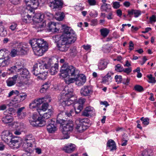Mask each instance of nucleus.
<instances>
[{
    "label": "nucleus",
    "instance_id": "obj_21",
    "mask_svg": "<svg viewBox=\"0 0 156 156\" xmlns=\"http://www.w3.org/2000/svg\"><path fill=\"white\" fill-rule=\"evenodd\" d=\"M76 76V84L79 86L83 85L86 81V77L85 76Z\"/></svg>",
    "mask_w": 156,
    "mask_h": 156
},
{
    "label": "nucleus",
    "instance_id": "obj_55",
    "mask_svg": "<svg viewBox=\"0 0 156 156\" xmlns=\"http://www.w3.org/2000/svg\"><path fill=\"white\" fill-rule=\"evenodd\" d=\"M83 109V106L82 105L77 106L76 109H75V111L76 113H79Z\"/></svg>",
    "mask_w": 156,
    "mask_h": 156
},
{
    "label": "nucleus",
    "instance_id": "obj_59",
    "mask_svg": "<svg viewBox=\"0 0 156 156\" xmlns=\"http://www.w3.org/2000/svg\"><path fill=\"white\" fill-rule=\"evenodd\" d=\"M24 109V107H22L21 108H19L18 109V110L17 112V115L19 116H20L21 114V112H22V111Z\"/></svg>",
    "mask_w": 156,
    "mask_h": 156
},
{
    "label": "nucleus",
    "instance_id": "obj_16",
    "mask_svg": "<svg viewBox=\"0 0 156 156\" xmlns=\"http://www.w3.org/2000/svg\"><path fill=\"white\" fill-rule=\"evenodd\" d=\"M43 70L41 63H36L34 66L32 72L34 75L37 76L42 72Z\"/></svg>",
    "mask_w": 156,
    "mask_h": 156
},
{
    "label": "nucleus",
    "instance_id": "obj_10",
    "mask_svg": "<svg viewBox=\"0 0 156 156\" xmlns=\"http://www.w3.org/2000/svg\"><path fill=\"white\" fill-rule=\"evenodd\" d=\"M7 52H8V51L5 50L4 52H1L0 53V55H2L3 57L0 58V67L5 66L9 63V57L8 54H6Z\"/></svg>",
    "mask_w": 156,
    "mask_h": 156
},
{
    "label": "nucleus",
    "instance_id": "obj_57",
    "mask_svg": "<svg viewBox=\"0 0 156 156\" xmlns=\"http://www.w3.org/2000/svg\"><path fill=\"white\" fill-rule=\"evenodd\" d=\"M123 71L124 73H126L128 74L130 73L132 71V69L131 67H129L126 68L125 69L123 68Z\"/></svg>",
    "mask_w": 156,
    "mask_h": 156
},
{
    "label": "nucleus",
    "instance_id": "obj_62",
    "mask_svg": "<svg viewBox=\"0 0 156 156\" xmlns=\"http://www.w3.org/2000/svg\"><path fill=\"white\" fill-rule=\"evenodd\" d=\"M20 0H9L10 2L14 5H17L19 2Z\"/></svg>",
    "mask_w": 156,
    "mask_h": 156
},
{
    "label": "nucleus",
    "instance_id": "obj_36",
    "mask_svg": "<svg viewBox=\"0 0 156 156\" xmlns=\"http://www.w3.org/2000/svg\"><path fill=\"white\" fill-rule=\"evenodd\" d=\"M101 35L104 37H106L108 34L109 30L106 28H103L100 30Z\"/></svg>",
    "mask_w": 156,
    "mask_h": 156
},
{
    "label": "nucleus",
    "instance_id": "obj_49",
    "mask_svg": "<svg viewBox=\"0 0 156 156\" xmlns=\"http://www.w3.org/2000/svg\"><path fill=\"white\" fill-rule=\"evenodd\" d=\"M19 96L22 101H23L27 98V95L25 93H20Z\"/></svg>",
    "mask_w": 156,
    "mask_h": 156
},
{
    "label": "nucleus",
    "instance_id": "obj_48",
    "mask_svg": "<svg viewBox=\"0 0 156 156\" xmlns=\"http://www.w3.org/2000/svg\"><path fill=\"white\" fill-rule=\"evenodd\" d=\"M115 79L118 84L120 83L122 80V76L120 75H116L115 76Z\"/></svg>",
    "mask_w": 156,
    "mask_h": 156
},
{
    "label": "nucleus",
    "instance_id": "obj_58",
    "mask_svg": "<svg viewBox=\"0 0 156 156\" xmlns=\"http://www.w3.org/2000/svg\"><path fill=\"white\" fill-rule=\"evenodd\" d=\"M150 21L151 23L155 22L156 21V16L153 15L150 18Z\"/></svg>",
    "mask_w": 156,
    "mask_h": 156
},
{
    "label": "nucleus",
    "instance_id": "obj_15",
    "mask_svg": "<svg viewBox=\"0 0 156 156\" xmlns=\"http://www.w3.org/2000/svg\"><path fill=\"white\" fill-rule=\"evenodd\" d=\"M46 98H39L37 100H35L31 103L30 104L29 106L31 108H37V109L41 107V105H42L43 101V100L45 99Z\"/></svg>",
    "mask_w": 156,
    "mask_h": 156
},
{
    "label": "nucleus",
    "instance_id": "obj_35",
    "mask_svg": "<svg viewBox=\"0 0 156 156\" xmlns=\"http://www.w3.org/2000/svg\"><path fill=\"white\" fill-rule=\"evenodd\" d=\"M10 54L11 56L12 57L20 55L17 48L16 49H12Z\"/></svg>",
    "mask_w": 156,
    "mask_h": 156
},
{
    "label": "nucleus",
    "instance_id": "obj_19",
    "mask_svg": "<svg viewBox=\"0 0 156 156\" xmlns=\"http://www.w3.org/2000/svg\"><path fill=\"white\" fill-rule=\"evenodd\" d=\"M42 121L41 122L40 120H39V117L37 120H30V124L34 126L42 127L45 126V122Z\"/></svg>",
    "mask_w": 156,
    "mask_h": 156
},
{
    "label": "nucleus",
    "instance_id": "obj_30",
    "mask_svg": "<svg viewBox=\"0 0 156 156\" xmlns=\"http://www.w3.org/2000/svg\"><path fill=\"white\" fill-rule=\"evenodd\" d=\"M49 72L52 75H55L58 71V65L57 63H55L54 66H52L50 69Z\"/></svg>",
    "mask_w": 156,
    "mask_h": 156
},
{
    "label": "nucleus",
    "instance_id": "obj_24",
    "mask_svg": "<svg viewBox=\"0 0 156 156\" xmlns=\"http://www.w3.org/2000/svg\"><path fill=\"white\" fill-rule=\"evenodd\" d=\"M141 14V11L139 10L132 9L128 11L127 16L131 17L133 15H134L135 17H137Z\"/></svg>",
    "mask_w": 156,
    "mask_h": 156
},
{
    "label": "nucleus",
    "instance_id": "obj_31",
    "mask_svg": "<svg viewBox=\"0 0 156 156\" xmlns=\"http://www.w3.org/2000/svg\"><path fill=\"white\" fill-rule=\"evenodd\" d=\"M92 108L90 107H88L83 112L82 115L88 117L92 114Z\"/></svg>",
    "mask_w": 156,
    "mask_h": 156
},
{
    "label": "nucleus",
    "instance_id": "obj_2",
    "mask_svg": "<svg viewBox=\"0 0 156 156\" xmlns=\"http://www.w3.org/2000/svg\"><path fill=\"white\" fill-rule=\"evenodd\" d=\"M1 139L12 149H17L21 146L20 139L17 137H13L12 133L9 130H5L2 133Z\"/></svg>",
    "mask_w": 156,
    "mask_h": 156
},
{
    "label": "nucleus",
    "instance_id": "obj_23",
    "mask_svg": "<svg viewBox=\"0 0 156 156\" xmlns=\"http://www.w3.org/2000/svg\"><path fill=\"white\" fill-rule=\"evenodd\" d=\"M75 149V145L72 144L64 147L63 148V150L66 153H71Z\"/></svg>",
    "mask_w": 156,
    "mask_h": 156
},
{
    "label": "nucleus",
    "instance_id": "obj_45",
    "mask_svg": "<svg viewBox=\"0 0 156 156\" xmlns=\"http://www.w3.org/2000/svg\"><path fill=\"white\" fill-rule=\"evenodd\" d=\"M147 77L149 80V82L152 83H155L156 82V81L155 80V78L154 77H153L152 75L150 74L147 75Z\"/></svg>",
    "mask_w": 156,
    "mask_h": 156
},
{
    "label": "nucleus",
    "instance_id": "obj_37",
    "mask_svg": "<svg viewBox=\"0 0 156 156\" xmlns=\"http://www.w3.org/2000/svg\"><path fill=\"white\" fill-rule=\"evenodd\" d=\"M64 16L65 14L63 12L58 13L56 14L55 18L58 20L61 21L63 20Z\"/></svg>",
    "mask_w": 156,
    "mask_h": 156
},
{
    "label": "nucleus",
    "instance_id": "obj_56",
    "mask_svg": "<svg viewBox=\"0 0 156 156\" xmlns=\"http://www.w3.org/2000/svg\"><path fill=\"white\" fill-rule=\"evenodd\" d=\"M149 120L147 118H145L144 119V121L142 122L143 124L145 126L148 125L149 123Z\"/></svg>",
    "mask_w": 156,
    "mask_h": 156
},
{
    "label": "nucleus",
    "instance_id": "obj_12",
    "mask_svg": "<svg viewBox=\"0 0 156 156\" xmlns=\"http://www.w3.org/2000/svg\"><path fill=\"white\" fill-rule=\"evenodd\" d=\"M55 119L48 120L47 129L49 133H53L57 130V128L55 126Z\"/></svg>",
    "mask_w": 156,
    "mask_h": 156
},
{
    "label": "nucleus",
    "instance_id": "obj_47",
    "mask_svg": "<svg viewBox=\"0 0 156 156\" xmlns=\"http://www.w3.org/2000/svg\"><path fill=\"white\" fill-rule=\"evenodd\" d=\"M17 68V72L20 71L21 69H22L23 67V64L19 61L17 62L15 65Z\"/></svg>",
    "mask_w": 156,
    "mask_h": 156
},
{
    "label": "nucleus",
    "instance_id": "obj_9",
    "mask_svg": "<svg viewBox=\"0 0 156 156\" xmlns=\"http://www.w3.org/2000/svg\"><path fill=\"white\" fill-rule=\"evenodd\" d=\"M27 7V9L30 12H34V10L38 7L39 3L37 0H25Z\"/></svg>",
    "mask_w": 156,
    "mask_h": 156
},
{
    "label": "nucleus",
    "instance_id": "obj_7",
    "mask_svg": "<svg viewBox=\"0 0 156 156\" xmlns=\"http://www.w3.org/2000/svg\"><path fill=\"white\" fill-rule=\"evenodd\" d=\"M63 30V34L62 35H57L53 36L52 38L55 41V42L57 43V44L59 43L60 41H61L64 37H66L67 38L69 36H70L71 34V32L74 33L75 32L70 27L66 26V25H61Z\"/></svg>",
    "mask_w": 156,
    "mask_h": 156
},
{
    "label": "nucleus",
    "instance_id": "obj_20",
    "mask_svg": "<svg viewBox=\"0 0 156 156\" xmlns=\"http://www.w3.org/2000/svg\"><path fill=\"white\" fill-rule=\"evenodd\" d=\"M18 73H19L22 77L23 78L28 79L30 77V74L29 72L27 69L26 68H23L20 71H19Z\"/></svg>",
    "mask_w": 156,
    "mask_h": 156
},
{
    "label": "nucleus",
    "instance_id": "obj_34",
    "mask_svg": "<svg viewBox=\"0 0 156 156\" xmlns=\"http://www.w3.org/2000/svg\"><path fill=\"white\" fill-rule=\"evenodd\" d=\"M89 122V120L87 118L81 119L79 118L76 119L75 121L76 124L80 123L83 124L84 123H87Z\"/></svg>",
    "mask_w": 156,
    "mask_h": 156
},
{
    "label": "nucleus",
    "instance_id": "obj_39",
    "mask_svg": "<svg viewBox=\"0 0 156 156\" xmlns=\"http://www.w3.org/2000/svg\"><path fill=\"white\" fill-rule=\"evenodd\" d=\"M73 112L71 110H67L64 109L63 111H62V113L63 115H65L66 117H70L71 116V112Z\"/></svg>",
    "mask_w": 156,
    "mask_h": 156
},
{
    "label": "nucleus",
    "instance_id": "obj_61",
    "mask_svg": "<svg viewBox=\"0 0 156 156\" xmlns=\"http://www.w3.org/2000/svg\"><path fill=\"white\" fill-rule=\"evenodd\" d=\"M134 44L133 43V42L131 41L129 42V50L130 51H132L134 48Z\"/></svg>",
    "mask_w": 156,
    "mask_h": 156
},
{
    "label": "nucleus",
    "instance_id": "obj_44",
    "mask_svg": "<svg viewBox=\"0 0 156 156\" xmlns=\"http://www.w3.org/2000/svg\"><path fill=\"white\" fill-rule=\"evenodd\" d=\"M68 121V120L60 119L58 118L57 119L56 122L57 123L60 124L62 126L66 123Z\"/></svg>",
    "mask_w": 156,
    "mask_h": 156
},
{
    "label": "nucleus",
    "instance_id": "obj_53",
    "mask_svg": "<svg viewBox=\"0 0 156 156\" xmlns=\"http://www.w3.org/2000/svg\"><path fill=\"white\" fill-rule=\"evenodd\" d=\"M7 83L8 86H11L14 85L16 83L15 82V81H13L12 80L9 78L8 80L7 81Z\"/></svg>",
    "mask_w": 156,
    "mask_h": 156
},
{
    "label": "nucleus",
    "instance_id": "obj_51",
    "mask_svg": "<svg viewBox=\"0 0 156 156\" xmlns=\"http://www.w3.org/2000/svg\"><path fill=\"white\" fill-rule=\"evenodd\" d=\"M46 26V23L44 22L42 23H40L37 24V27L38 28H43Z\"/></svg>",
    "mask_w": 156,
    "mask_h": 156
},
{
    "label": "nucleus",
    "instance_id": "obj_13",
    "mask_svg": "<svg viewBox=\"0 0 156 156\" xmlns=\"http://www.w3.org/2000/svg\"><path fill=\"white\" fill-rule=\"evenodd\" d=\"M50 3V6L53 9H60L62 8L63 5L62 0H52Z\"/></svg>",
    "mask_w": 156,
    "mask_h": 156
},
{
    "label": "nucleus",
    "instance_id": "obj_27",
    "mask_svg": "<svg viewBox=\"0 0 156 156\" xmlns=\"http://www.w3.org/2000/svg\"><path fill=\"white\" fill-rule=\"evenodd\" d=\"M113 73L111 71L109 72L108 73L103 77L102 79V83H106L108 82H111L112 77L111 76L113 75Z\"/></svg>",
    "mask_w": 156,
    "mask_h": 156
},
{
    "label": "nucleus",
    "instance_id": "obj_4",
    "mask_svg": "<svg viewBox=\"0 0 156 156\" xmlns=\"http://www.w3.org/2000/svg\"><path fill=\"white\" fill-rule=\"evenodd\" d=\"M71 35L67 38L66 37L57 44L58 49L62 52L67 51L69 47V44L74 43L76 40V35L75 32L70 33Z\"/></svg>",
    "mask_w": 156,
    "mask_h": 156
},
{
    "label": "nucleus",
    "instance_id": "obj_43",
    "mask_svg": "<svg viewBox=\"0 0 156 156\" xmlns=\"http://www.w3.org/2000/svg\"><path fill=\"white\" fill-rule=\"evenodd\" d=\"M134 88L135 90L141 92L143 91L144 89L143 87L139 85H136L134 86Z\"/></svg>",
    "mask_w": 156,
    "mask_h": 156
},
{
    "label": "nucleus",
    "instance_id": "obj_50",
    "mask_svg": "<svg viewBox=\"0 0 156 156\" xmlns=\"http://www.w3.org/2000/svg\"><path fill=\"white\" fill-rule=\"evenodd\" d=\"M86 99L84 98H80L77 101L78 106L82 105L83 107V104L85 102Z\"/></svg>",
    "mask_w": 156,
    "mask_h": 156
},
{
    "label": "nucleus",
    "instance_id": "obj_42",
    "mask_svg": "<svg viewBox=\"0 0 156 156\" xmlns=\"http://www.w3.org/2000/svg\"><path fill=\"white\" fill-rule=\"evenodd\" d=\"M115 68V70L119 72H122L123 70V68L121 66L120 64H119L116 65Z\"/></svg>",
    "mask_w": 156,
    "mask_h": 156
},
{
    "label": "nucleus",
    "instance_id": "obj_46",
    "mask_svg": "<svg viewBox=\"0 0 156 156\" xmlns=\"http://www.w3.org/2000/svg\"><path fill=\"white\" fill-rule=\"evenodd\" d=\"M12 101L15 104L20 103L22 101L19 97V95L16 96L15 97L13 98Z\"/></svg>",
    "mask_w": 156,
    "mask_h": 156
},
{
    "label": "nucleus",
    "instance_id": "obj_14",
    "mask_svg": "<svg viewBox=\"0 0 156 156\" xmlns=\"http://www.w3.org/2000/svg\"><path fill=\"white\" fill-rule=\"evenodd\" d=\"M41 62L42 63L41 64V67L43 69L44 68L46 69H50L53 64L52 60L48 58L43 59Z\"/></svg>",
    "mask_w": 156,
    "mask_h": 156
},
{
    "label": "nucleus",
    "instance_id": "obj_11",
    "mask_svg": "<svg viewBox=\"0 0 156 156\" xmlns=\"http://www.w3.org/2000/svg\"><path fill=\"white\" fill-rule=\"evenodd\" d=\"M93 90L92 87L90 86H84L80 91V93L82 96H90L93 93Z\"/></svg>",
    "mask_w": 156,
    "mask_h": 156
},
{
    "label": "nucleus",
    "instance_id": "obj_40",
    "mask_svg": "<svg viewBox=\"0 0 156 156\" xmlns=\"http://www.w3.org/2000/svg\"><path fill=\"white\" fill-rule=\"evenodd\" d=\"M56 26V23L52 22L49 23L48 25V29L50 30V31H52Z\"/></svg>",
    "mask_w": 156,
    "mask_h": 156
},
{
    "label": "nucleus",
    "instance_id": "obj_3",
    "mask_svg": "<svg viewBox=\"0 0 156 156\" xmlns=\"http://www.w3.org/2000/svg\"><path fill=\"white\" fill-rule=\"evenodd\" d=\"M60 72L61 76L63 78H66L68 76H78L79 73L78 69L73 66L69 65L67 63H65L62 66Z\"/></svg>",
    "mask_w": 156,
    "mask_h": 156
},
{
    "label": "nucleus",
    "instance_id": "obj_38",
    "mask_svg": "<svg viewBox=\"0 0 156 156\" xmlns=\"http://www.w3.org/2000/svg\"><path fill=\"white\" fill-rule=\"evenodd\" d=\"M75 78H68L65 79V82L68 84L74 83L76 81V80L77 79L76 78V76L75 77Z\"/></svg>",
    "mask_w": 156,
    "mask_h": 156
},
{
    "label": "nucleus",
    "instance_id": "obj_32",
    "mask_svg": "<svg viewBox=\"0 0 156 156\" xmlns=\"http://www.w3.org/2000/svg\"><path fill=\"white\" fill-rule=\"evenodd\" d=\"M107 63L103 60L100 61L98 64V68L100 70H103L105 69L107 67Z\"/></svg>",
    "mask_w": 156,
    "mask_h": 156
},
{
    "label": "nucleus",
    "instance_id": "obj_25",
    "mask_svg": "<svg viewBox=\"0 0 156 156\" xmlns=\"http://www.w3.org/2000/svg\"><path fill=\"white\" fill-rule=\"evenodd\" d=\"M107 146L108 147L110 151L115 150L116 149V144L114 141L111 139L109 140L107 143Z\"/></svg>",
    "mask_w": 156,
    "mask_h": 156
},
{
    "label": "nucleus",
    "instance_id": "obj_28",
    "mask_svg": "<svg viewBox=\"0 0 156 156\" xmlns=\"http://www.w3.org/2000/svg\"><path fill=\"white\" fill-rule=\"evenodd\" d=\"M13 117L9 115H7L3 116L2 119V122L5 124H7L11 123L13 121Z\"/></svg>",
    "mask_w": 156,
    "mask_h": 156
},
{
    "label": "nucleus",
    "instance_id": "obj_29",
    "mask_svg": "<svg viewBox=\"0 0 156 156\" xmlns=\"http://www.w3.org/2000/svg\"><path fill=\"white\" fill-rule=\"evenodd\" d=\"M48 104L47 102L45 103H43L41 106L39 108L37 109V111L40 116L42 115V112H44L47 109Z\"/></svg>",
    "mask_w": 156,
    "mask_h": 156
},
{
    "label": "nucleus",
    "instance_id": "obj_18",
    "mask_svg": "<svg viewBox=\"0 0 156 156\" xmlns=\"http://www.w3.org/2000/svg\"><path fill=\"white\" fill-rule=\"evenodd\" d=\"M42 114L41 116H40V117H39V120H40L41 122H43L42 121H44L45 123V125L46 124V122H47L48 120L50 119H49L52 114L51 110L49 109L48 112L45 113L44 114L42 113Z\"/></svg>",
    "mask_w": 156,
    "mask_h": 156
},
{
    "label": "nucleus",
    "instance_id": "obj_52",
    "mask_svg": "<svg viewBox=\"0 0 156 156\" xmlns=\"http://www.w3.org/2000/svg\"><path fill=\"white\" fill-rule=\"evenodd\" d=\"M113 7L115 9H117L120 7V2H113Z\"/></svg>",
    "mask_w": 156,
    "mask_h": 156
},
{
    "label": "nucleus",
    "instance_id": "obj_1",
    "mask_svg": "<svg viewBox=\"0 0 156 156\" xmlns=\"http://www.w3.org/2000/svg\"><path fill=\"white\" fill-rule=\"evenodd\" d=\"M34 54L38 56H42L48 49L47 42L42 39H33L30 41Z\"/></svg>",
    "mask_w": 156,
    "mask_h": 156
},
{
    "label": "nucleus",
    "instance_id": "obj_22",
    "mask_svg": "<svg viewBox=\"0 0 156 156\" xmlns=\"http://www.w3.org/2000/svg\"><path fill=\"white\" fill-rule=\"evenodd\" d=\"M44 15L41 13H37L33 16V19L36 22L39 23L43 21Z\"/></svg>",
    "mask_w": 156,
    "mask_h": 156
},
{
    "label": "nucleus",
    "instance_id": "obj_64",
    "mask_svg": "<svg viewBox=\"0 0 156 156\" xmlns=\"http://www.w3.org/2000/svg\"><path fill=\"white\" fill-rule=\"evenodd\" d=\"M69 53L72 54V53H76V48L74 47L70 49Z\"/></svg>",
    "mask_w": 156,
    "mask_h": 156
},
{
    "label": "nucleus",
    "instance_id": "obj_17",
    "mask_svg": "<svg viewBox=\"0 0 156 156\" xmlns=\"http://www.w3.org/2000/svg\"><path fill=\"white\" fill-rule=\"evenodd\" d=\"M17 48L20 55H26L29 50L27 44H23L18 45Z\"/></svg>",
    "mask_w": 156,
    "mask_h": 156
},
{
    "label": "nucleus",
    "instance_id": "obj_8",
    "mask_svg": "<svg viewBox=\"0 0 156 156\" xmlns=\"http://www.w3.org/2000/svg\"><path fill=\"white\" fill-rule=\"evenodd\" d=\"M73 122L71 121H68L62 126V131L64 139H67L69 137V134L73 130Z\"/></svg>",
    "mask_w": 156,
    "mask_h": 156
},
{
    "label": "nucleus",
    "instance_id": "obj_63",
    "mask_svg": "<svg viewBox=\"0 0 156 156\" xmlns=\"http://www.w3.org/2000/svg\"><path fill=\"white\" fill-rule=\"evenodd\" d=\"M88 2L90 5H94L96 3L95 0H88Z\"/></svg>",
    "mask_w": 156,
    "mask_h": 156
},
{
    "label": "nucleus",
    "instance_id": "obj_60",
    "mask_svg": "<svg viewBox=\"0 0 156 156\" xmlns=\"http://www.w3.org/2000/svg\"><path fill=\"white\" fill-rule=\"evenodd\" d=\"M11 69H12V73H14L15 72H17V68L15 66H12L11 67Z\"/></svg>",
    "mask_w": 156,
    "mask_h": 156
},
{
    "label": "nucleus",
    "instance_id": "obj_6",
    "mask_svg": "<svg viewBox=\"0 0 156 156\" xmlns=\"http://www.w3.org/2000/svg\"><path fill=\"white\" fill-rule=\"evenodd\" d=\"M73 96L72 92L69 90V87L66 86L61 93L60 98L59 99L61 105L63 107L71 105L73 100L71 98Z\"/></svg>",
    "mask_w": 156,
    "mask_h": 156
},
{
    "label": "nucleus",
    "instance_id": "obj_33",
    "mask_svg": "<svg viewBox=\"0 0 156 156\" xmlns=\"http://www.w3.org/2000/svg\"><path fill=\"white\" fill-rule=\"evenodd\" d=\"M111 7L110 4L107 3L102 4L101 7V11L107 12L108 10L111 9Z\"/></svg>",
    "mask_w": 156,
    "mask_h": 156
},
{
    "label": "nucleus",
    "instance_id": "obj_5",
    "mask_svg": "<svg viewBox=\"0 0 156 156\" xmlns=\"http://www.w3.org/2000/svg\"><path fill=\"white\" fill-rule=\"evenodd\" d=\"M36 146L34 136L31 134L26 135L24 139L23 147V151L27 153H31L34 151L33 147Z\"/></svg>",
    "mask_w": 156,
    "mask_h": 156
},
{
    "label": "nucleus",
    "instance_id": "obj_41",
    "mask_svg": "<svg viewBox=\"0 0 156 156\" xmlns=\"http://www.w3.org/2000/svg\"><path fill=\"white\" fill-rule=\"evenodd\" d=\"M40 76H38L40 79H41L42 80H44L46 79V76L47 75V73L45 72H44L43 70H42V72L41 73L39 74Z\"/></svg>",
    "mask_w": 156,
    "mask_h": 156
},
{
    "label": "nucleus",
    "instance_id": "obj_54",
    "mask_svg": "<svg viewBox=\"0 0 156 156\" xmlns=\"http://www.w3.org/2000/svg\"><path fill=\"white\" fill-rule=\"evenodd\" d=\"M17 24L15 23H13L9 27V28L12 31L16 29Z\"/></svg>",
    "mask_w": 156,
    "mask_h": 156
},
{
    "label": "nucleus",
    "instance_id": "obj_26",
    "mask_svg": "<svg viewBox=\"0 0 156 156\" xmlns=\"http://www.w3.org/2000/svg\"><path fill=\"white\" fill-rule=\"evenodd\" d=\"M76 129L79 133H82L86 130L88 126L84 124L80 123L76 124Z\"/></svg>",
    "mask_w": 156,
    "mask_h": 156
}]
</instances>
